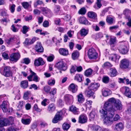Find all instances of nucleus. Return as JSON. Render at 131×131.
Here are the masks:
<instances>
[{"mask_svg": "<svg viewBox=\"0 0 131 131\" xmlns=\"http://www.w3.org/2000/svg\"><path fill=\"white\" fill-rule=\"evenodd\" d=\"M68 89L73 93H75L77 91V86L73 83H72L69 86Z\"/></svg>", "mask_w": 131, "mask_h": 131, "instance_id": "16", "label": "nucleus"}, {"mask_svg": "<svg viewBox=\"0 0 131 131\" xmlns=\"http://www.w3.org/2000/svg\"><path fill=\"white\" fill-rule=\"evenodd\" d=\"M79 22L85 25H88V22L87 19L84 17H80L79 19Z\"/></svg>", "mask_w": 131, "mask_h": 131, "instance_id": "26", "label": "nucleus"}, {"mask_svg": "<svg viewBox=\"0 0 131 131\" xmlns=\"http://www.w3.org/2000/svg\"><path fill=\"white\" fill-rule=\"evenodd\" d=\"M8 103L5 101H3L1 105V107L2 109L4 112H6L8 111Z\"/></svg>", "mask_w": 131, "mask_h": 131, "instance_id": "11", "label": "nucleus"}, {"mask_svg": "<svg viewBox=\"0 0 131 131\" xmlns=\"http://www.w3.org/2000/svg\"><path fill=\"white\" fill-rule=\"evenodd\" d=\"M74 80H76L79 82L82 81V75L80 74H77L75 77Z\"/></svg>", "mask_w": 131, "mask_h": 131, "instance_id": "36", "label": "nucleus"}, {"mask_svg": "<svg viewBox=\"0 0 131 131\" xmlns=\"http://www.w3.org/2000/svg\"><path fill=\"white\" fill-rule=\"evenodd\" d=\"M107 116H106L103 120L104 123L106 125L109 126L111 125L113 123L112 118L111 117V115L107 114Z\"/></svg>", "mask_w": 131, "mask_h": 131, "instance_id": "5", "label": "nucleus"}, {"mask_svg": "<svg viewBox=\"0 0 131 131\" xmlns=\"http://www.w3.org/2000/svg\"><path fill=\"white\" fill-rule=\"evenodd\" d=\"M79 122L81 124H83L86 123L87 121V117L84 115H81L79 117Z\"/></svg>", "mask_w": 131, "mask_h": 131, "instance_id": "15", "label": "nucleus"}, {"mask_svg": "<svg viewBox=\"0 0 131 131\" xmlns=\"http://www.w3.org/2000/svg\"><path fill=\"white\" fill-rule=\"evenodd\" d=\"M88 17L91 18L95 19L97 15L95 12H89L88 13Z\"/></svg>", "mask_w": 131, "mask_h": 131, "instance_id": "33", "label": "nucleus"}, {"mask_svg": "<svg viewBox=\"0 0 131 131\" xmlns=\"http://www.w3.org/2000/svg\"><path fill=\"white\" fill-rule=\"evenodd\" d=\"M2 56L4 57L5 59H8V54L6 53H3L2 54Z\"/></svg>", "mask_w": 131, "mask_h": 131, "instance_id": "64", "label": "nucleus"}, {"mask_svg": "<svg viewBox=\"0 0 131 131\" xmlns=\"http://www.w3.org/2000/svg\"><path fill=\"white\" fill-rule=\"evenodd\" d=\"M57 89L55 88H53L52 89V90L49 92L50 94H52L53 95H54L56 93V91Z\"/></svg>", "mask_w": 131, "mask_h": 131, "instance_id": "62", "label": "nucleus"}, {"mask_svg": "<svg viewBox=\"0 0 131 131\" xmlns=\"http://www.w3.org/2000/svg\"><path fill=\"white\" fill-rule=\"evenodd\" d=\"M43 4V2L42 1L37 0L36 3H34V5L35 7H36L38 5H41Z\"/></svg>", "mask_w": 131, "mask_h": 131, "instance_id": "47", "label": "nucleus"}, {"mask_svg": "<svg viewBox=\"0 0 131 131\" xmlns=\"http://www.w3.org/2000/svg\"><path fill=\"white\" fill-rule=\"evenodd\" d=\"M114 129L116 131H121L123 128L124 126L122 123L116 124L114 126Z\"/></svg>", "mask_w": 131, "mask_h": 131, "instance_id": "19", "label": "nucleus"}, {"mask_svg": "<svg viewBox=\"0 0 131 131\" xmlns=\"http://www.w3.org/2000/svg\"><path fill=\"white\" fill-rule=\"evenodd\" d=\"M70 110L74 114H78V109L74 106L72 105L71 106L70 108Z\"/></svg>", "mask_w": 131, "mask_h": 131, "instance_id": "28", "label": "nucleus"}, {"mask_svg": "<svg viewBox=\"0 0 131 131\" xmlns=\"http://www.w3.org/2000/svg\"><path fill=\"white\" fill-rule=\"evenodd\" d=\"M95 113L94 111H92L90 114V118L92 120L94 119Z\"/></svg>", "mask_w": 131, "mask_h": 131, "instance_id": "51", "label": "nucleus"}, {"mask_svg": "<svg viewBox=\"0 0 131 131\" xmlns=\"http://www.w3.org/2000/svg\"><path fill=\"white\" fill-rule=\"evenodd\" d=\"M34 108L35 110L38 112H40L41 110V109H39L38 108V106L36 104H35L34 105Z\"/></svg>", "mask_w": 131, "mask_h": 131, "instance_id": "56", "label": "nucleus"}, {"mask_svg": "<svg viewBox=\"0 0 131 131\" xmlns=\"http://www.w3.org/2000/svg\"><path fill=\"white\" fill-rule=\"evenodd\" d=\"M102 92L103 95L105 97L109 96L111 94V91L108 89L105 88L103 89Z\"/></svg>", "mask_w": 131, "mask_h": 131, "instance_id": "17", "label": "nucleus"}, {"mask_svg": "<svg viewBox=\"0 0 131 131\" xmlns=\"http://www.w3.org/2000/svg\"><path fill=\"white\" fill-rule=\"evenodd\" d=\"M20 57V55L19 53H15L11 55L9 59L11 61L16 62Z\"/></svg>", "mask_w": 131, "mask_h": 131, "instance_id": "7", "label": "nucleus"}, {"mask_svg": "<svg viewBox=\"0 0 131 131\" xmlns=\"http://www.w3.org/2000/svg\"><path fill=\"white\" fill-rule=\"evenodd\" d=\"M97 2L95 5H94V7L96 9H98L100 8L102 6V4H101V0H97Z\"/></svg>", "mask_w": 131, "mask_h": 131, "instance_id": "35", "label": "nucleus"}, {"mask_svg": "<svg viewBox=\"0 0 131 131\" xmlns=\"http://www.w3.org/2000/svg\"><path fill=\"white\" fill-rule=\"evenodd\" d=\"M88 30L84 28L82 29L80 31V34L81 36H85L88 34Z\"/></svg>", "mask_w": 131, "mask_h": 131, "instance_id": "32", "label": "nucleus"}, {"mask_svg": "<svg viewBox=\"0 0 131 131\" xmlns=\"http://www.w3.org/2000/svg\"><path fill=\"white\" fill-rule=\"evenodd\" d=\"M107 22L110 24H112L113 23V19L110 16H107L106 19Z\"/></svg>", "mask_w": 131, "mask_h": 131, "instance_id": "39", "label": "nucleus"}, {"mask_svg": "<svg viewBox=\"0 0 131 131\" xmlns=\"http://www.w3.org/2000/svg\"><path fill=\"white\" fill-rule=\"evenodd\" d=\"M112 65L108 62H105L103 65V67H111Z\"/></svg>", "mask_w": 131, "mask_h": 131, "instance_id": "53", "label": "nucleus"}, {"mask_svg": "<svg viewBox=\"0 0 131 131\" xmlns=\"http://www.w3.org/2000/svg\"><path fill=\"white\" fill-rule=\"evenodd\" d=\"M10 68L9 67L6 66L4 68L3 72V73L5 74H10L11 73V72L10 70ZM1 73H3V72H2V70H1Z\"/></svg>", "mask_w": 131, "mask_h": 131, "instance_id": "31", "label": "nucleus"}, {"mask_svg": "<svg viewBox=\"0 0 131 131\" xmlns=\"http://www.w3.org/2000/svg\"><path fill=\"white\" fill-rule=\"evenodd\" d=\"M119 50L120 52L123 54H126L128 52L127 47L124 45H121L119 47Z\"/></svg>", "mask_w": 131, "mask_h": 131, "instance_id": "21", "label": "nucleus"}, {"mask_svg": "<svg viewBox=\"0 0 131 131\" xmlns=\"http://www.w3.org/2000/svg\"><path fill=\"white\" fill-rule=\"evenodd\" d=\"M79 56V52L77 51H74L72 54V58L73 60L77 59Z\"/></svg>", "mask_w": 131, "mask_h": 131, "instance_id": "30", "label": "nucleus"}, {"mask_svg": "<svg viewBox=\"0 0 131 131\" xmlns=\"http://www.w3.org/2000/svg\"><path fill=\"white\" fill-rule=\"evenodd\" d=\"M91 128L93 131H97L101 129V127L97 125H95L92 126Z\"/></svg>", "mask_w": 131, "mask_h": 131, "instance_id": "40", "label": "nucleus"}, {"mask_svg": "<svg viewBox=\"0 0 131 131\" xmlns=\"http://www.w3.org/2000/svg\"><path fill=\"white\" fill-rule=\"evenodd\" d=\"M11 124L9 120L7 118H2L0 120V127H3Z\"/></svg>", "mask_w": 131, "mask_h": 131, "instance_id": "9", "label": "nucleus"}, {"mask_svg": "<svg viewBox=\"0 0 131 131\" xmlns=\"http://www.w3.org/2000/svg\"><path fill=\"white\" fill-rule=\"evenodd\" d=\"M9 21V19L4 18L2 19L1 23L4 24L6 25L7 22Z\"/></svg>", "mask_w": 131, "mask_h": 131, "instance_id": "54", "label": "nucleus"}, {"mask_svg": "<svg viewBox=\"0 0 131 131\" xmlns=\"http://www.w3.org/2000/svg\"><path fill=\"white\" fill-rule=\"evenodd\" d=\"M116 37L111 38L110 39V43L111 44H114L116 42Z\"/></svg>", "mask_w": 131, "mask_h": 131, "instance_id": "55", "label": "nucleus"}, {"mask_svg": "<svg viewBox=\"0 0 131 131\" xmlns=\"http://www.w3.org/2000/svg\"><path fill=\"white\" fill-rule=\"evenodd\" d=\"M55 83V81L54 80H51L48 82V84L51 85H54Z\"/></svg>", "mask_w": 131, "mask_h": 131, "instance_id": "57", "label": "nucleus"}, {"mask_svg": "<svg viewBox=\"0 0 131 131\" xmlns=\"http://www.w3.org/2000/svg\"><path fill=\"white\" fill-rule=\"evenodd\" d=\"M44 63H45L43 61L42 58L40 57L37 60H36L34 62L35 65L37 66H38L40 65H42Z\"/></svg>", "mask_w": 131, "mask_h": 131, "instance_id": "18", "label": "nucleus"}, {"mask_svg": "<svg viewBox=\"0 0 131 131\" xmlns=\"http://www.w3.org/2000/svg\"><path fill=\"white\" fill-rule=\"evenodd\" d=\"M129 61L126 59H124L121 61L120 67L122 68L126 69L128 68L129 66Z\"/></svg>", "mask_w": 131, "mask_h": 131, "instance_id": "8", "label": "nucleus"}, {"mask_svg": "<svg viewBox=\"0 0 131 131\" xmlns=\"http://www.w3.org/2000/svg\"><path fill=\"white\" fill-rule=\"evenodd\" d=\"M22 32L24 34H26L28 31V29H29L28 27L26 26H24L23 27Z\"/></svg>", "mask_w": 131, "mask_h": 131, "instance_id": "42", "label": "nucleus"}, {"mask_svg": "<svg viewBox=\"0 0 131 131\" xmlns=\"http://www.w3.org/2000/svg\"><path fill=\"white\" fill-rule=\"evenodd\" d=\"M64 99L67 103H70L71 100L73 99V96L69 94L66 95L64 97Z\"/></svg>", "mask_w": 131, "mask_h": 131, "instance_id": "22", "label": "nucleus"}, {"mask_svg": "<svg viewBox=\"0 0 131 131\" xmlns=\"http://www.w3.org/2000/svg\"><path fill=\"white\" fill-rule=\"evenodd\" d=\"M115 102V99L114 98L109 99L105 103L103 108L100 110V113L104 117L107 114H109L111 115V117H113L115 114V108H114V104Z\"/></svg>", "mask_w": 131, "mask_h": 131, "instance_id": "1", "label": "nucleus"}, {"mask_svg": "<svg viewBox=\"0 0 131 131\" xmlns=\"http://www.w3.org/2000/svg\"><path fill=\"white\" fill-rule=\"evenodd\" d=\"M20 86L23 89L27 88L28 86V82L27 80H24L21 82Z\"/></svg>", "mask_w": 131, "mask_h": 131, "instance_id": "27", "label": "nucleus"}, {"mask_svg": "<svg viewBox=\"0 0 131 131\" xmlns=\"http://www.w3.org/2000/svg\"><path fill=\"white\" fill-rule=\"evenodd\" d=\"M88 55L89 58L90 59H96L97 56V54L95 49L92 48L89 50Z\"/></svg>", "mask_w": 131, "mask_h": 131, "instance_id": "4", "label": "nucleus"}, {"mask_svg": "<svg viewBox=\"0 0 131 131\" xmlns=\"http://www.w3.org/2000/svg\"><path fill=\"white\" fill-rule=\"evenodd\" d=\"M15 42V43L17 45H19L20 44L19 38H16L15 37H11L9 39L7 40V42L8 44L10 43L11 42Z\"/></svg>", "mask_w": 131, "mask_h": 131, "instance_id": "12", "label": "nucleus"}, {"mask_svg": "<svg viewBox=\"0 0 131 131\" xmlns=\"http://www.w3.org/2000/svg\"><path fill=\"white\" fill-rule=\"evenodd\" d=\"M30 92L27 91L26 92L24 93L23 98L25 100H27L28 99V95L29 94Z\"/></svg>", "mask_w": 131, "mask_h": 131, "instance_id": "50", "label": "nucleus"}, {"mask_svg": "<svg viewBox=\"0 0 131 131\" xmlns=\"http://www.w3.org/2000/svg\"><path fill=\"white\" fill-rule=\"evenodd\" d=\"M121 90L124 91V94L129 98H131V92L129 88L126 87H124L122 88Z\"/></svg>", "mask_w": 131, "mask_h": 131, "instance_id": "10", "label": "nucleus"}, {"mask_svg": "<svg viewBox=\"0 0 131 131\" xmlns=\"http://www.w3.org/2000/svg\"><path fill=\"white\" fill-rule=\"evenodd\" d=\"M71 17L69 15H67L64 17V19L66 21H69L71 19Z\"/></svg>", "mask_w": 131, "mask_h": 131, "instance_id": "61", "label": "nucleus"}, {"mask_svg": "<svg viewBox=\"0 0 131 131\" xmlns=\"http://www.w3.org/2000/svg\"><path fill=\"white\" fill-rule=\"evenodd\" d=\"M43 26L45 27H48L49 26V22L48 21H45L43 23Z\"/></svg>", "mask_w": 131, "mask_h": 131, "instance_id": "58", "label": "nucleus"}, {"mask_svg": "<svg viewBox=\"0 0 131 131\" xmlns=\"http://www.w3.org/2000/svg\"><path fill=\"white\" fill-rule=\"evenodd\" d=\"M55 108L54 104H51L49 105L48 110L50 112H51L55 110Z\"/></svg>", "mask_w": 131, "mask_h": 131, "instance_id": "34", "label": "nucleus"}, {"mask_svg": "<svg viewBox=\"0 0 131 131\" xmlns=\"http://www.w3.org/2000/svg\"><path fill=\"white\" fill-rule=\"evenodd\" d=\"M23 63H24L26 64H28L30 62V60L28 58H24L22 61Z\"/></svg>", "mask_w": 131, "mask_h": 131, "instance_id": "49", "label": "nucleus"}, {"mask_svg": "<svg viewBox=\"0 0 131 131\" xmlns=\"http://www.w3.org/2000/svg\"><path fill=\"white\" fill-rule=\"evenodd\" d=\"M103 82L105 83H107L109 81V79L107 76H105L103 77L102 79Z\"/></svg>", "mask_w": 131, "mask_h": 131, "instance_id": "43", "label": "nucleus"}, {"mask_svg": "<svg viewBox=\"0 0 131 131\" xmlns=\"http://www.w3.org/2000/svg\"><path fill=\"white\" fill-rule=\"evenodd\" d=\"M78 101L80 103H82L84 101V99L83 97V95L80 93L78 95Z\"/></svg>", "mask_w": 131, "mask_h": 131, "instance_id": "37", "label": "nucleus"}, {"mask_svg": "<svg viewBox=\"0 0 131 131\" xmlns=\"http://www.w3.org/2000/svg\"><path fill=\"white\" fill-rule=\"evenodd\" d=\"M35 50L38 52H42L43 51V49L40 42H38L35 46Z\"/></svg>", "mask_w": 131, "mask_h": 131, "instance_id": "14", "label": "nucleus"}, {"mask_svg": "<svg viewBox=\"0 0 131 131\" xmlns=\"http://www.w3.org/2000/svg\"><path fill=\"white\" fill-rule=\"evenodd\" d=\"M31 118L30 117L28 118H22L21 119V121L22 123L24 125H29L31 121Z\"/></svg>", "mask_w": 131, "mask_h": 131, "instance_id": "25", "label": "nucleus"}, {"mask_svg": "<svg viewBox=\"0 0 131 131\" xmlns=\"http://www.w3.org/2000/svg\"><path fill=\"white\" fill-rule=\"evenodd\" d=\"M85 93L87 96L88 97H90L92 96L93 98L95 97V96L93 95L94 91L91 89H89V88L85 91Z\"/></svg>", "mask_w": 131, "mask_h": 131, "instance_id": "20", "label": "nucleus"}, {"mask_svg": "<svg viewBox=\"0 0 131 131\" xmlns=\"http://www.w3.org/2000/svg\"><path fill=\"white\" fill-rule=\"evenodd\" d=\"M56 67L58 69L56 70V73H62L61 70L65 71L67 69L66 64L63 61H60L58 62L56 65Z\"/></svg>", "mask_w": 131, "mask_h": 131, "instance_id": "2", "label": "nucleus"}, {"mask_svg": "<svg viewBox=\"0 0 131 131\" xmlns=\"http://www.w3.org/2000/svg\"><path fill=\"white\" fill-rule=\"evenodd\" d=\"M60 54L64 56H66L68 54V50L64 48H60L59 50Z\"/></svg>", "mask_w": 131, "mask_h": 131, "instance_id": "24", "label": "nucleus"}, {"mask_svg": "<svg viewBox=\"0 0 131 131\" xmlns=\"http://www.w3.org/2000/svg\"><path fill=\"white\" fill-rule=\"evenodd\" d=\"M86 12V10L84 8H81L79 11V14L84 15L85 14Z\"/></svg>", "mask_w": 131, "mask_h": 131, "instance_id": "44", "label": "nucleus"}, {"mask_svg": "<svg viewBox=\"0 0 131 131\" xmlns=\"http://www.w3.org/2000/svg\"><path fill=\"white\" fill-rule=\"evenodd\" d=\"M100 85V84L98 83H92L89 87V89L95 91L97 90Z\"/></svg>", "mask_w": 131, "mask_h": 131, "instance_id": "13", "label": "nucleus"}, {"mask_svg": "<svg viewBox=\"0 0 131 131\" xmlns=\"http://www.w3.org/2000/svg\"><path fill=\"white\" fill-rule=\"evenodd\" d=\"M115 102L114 104V108H115V111L116 110H121L122 108V105L121 102L119 100L116 101L115 99Z\"/></svg>", "mask_w": 131, "mask_h": 131, "instance_id": "6", "label": "nucleus"}, {"mask_svg": "<svg viewBox=\"0 0 131 131\" xmlns=\"http://www.w3.org/2000/svg\"><path fill=\"white\" fill-rule=\"evenodd\" d=\"M110 72L111 74H116L117 73L116 70L114 68H111Z\"/></svg>", "mask_w": 131, "mask_h": 131, "instance_id": "52", "label": "nucleus"}, {"mask_svg": "<svg viewBox=\"0 0 131 131\" xmlns=\"http://www.w3.org/2000/svg\"><path fill=\"white\" fill-rule=\"evenodd\" d=\"M21 4L23 7L26 9H27L29 6H31L28 2H22Z\"/></svg>", "mask_w": 131, "mask_h": 131, "instance_id": "38", "label": "nucleus"}, {"mask_svg": "<svg viewBox=\"0 0 131 131\" xmlns=\"http://www.w3.org/2000/svg\"><path fill=\"white\" fill-rule=\"evenodd\" d=\"M77 66L75 65L74 66H72L71 67V68L70 69V72L71 73H74V72L76 71Z\"/></svg>", "mask_w": 131, "mask_h": 131, "instance_id": "45", "label": "nucleus"}, {"mask_svg": "<svg viewBox=\"0 0 131 131\" xmlns=\"http://www.w3.org/2000/svg\"><path fill=\"white\" fill-rule=\"evenodd\" d=\"M24 102L23 101H20L19 102V104L17 107V110H20L22 109V107L23 106Z\"/></svg>", "mask_w": 131, "mask_h": 131, "instance_id": "46", "label": "nucleus"}, {"mask_svg": "<svg viewBox=\"0 0 131 131\" xmlns=\"http://www.w3.org/2000/svg\"><path fill=\"white\" fill-rule=\"evenodd\" d=\"M51 89V88L49 86H46L44 87V89L45 91L48 93H49Z\"/></svg>", "mask_w": 131, "mask_h": 131, "instance_id": "48", "label": "nucleus"}, {"mask_svg": "<svg viewBox=\"0 0 131 131\" xmlns=\"http://www.w3.org/2000/svg\"><path fill=\"white\" fill-rule=\"evenodd\" d=\"M120 118V117L119 116L118 114H116L114 117L113 120L114 121H117Z\"/></svg>", "mask_w": 131, "mask_h": 131, "instance_id": "63", "label": "nucleus"}, {"mask_svg": "<svg viewBox=\"0 0 131 131\" xmlns=\"http://www.w3.org/2000/svg\"><path fill=\"white\" fill-rule=\"evenodd\" d=\"M40 9L42 11L47 14H51L52 13V12L50 10L47 8L41 7Z\"/></svg>", "mask_w": 131, "mask_h": 131, "instance_id": "29", "label": "nucleus"}, {"mask_svg": "<svg viewBox=\"0 0 131 131\" xmlns=\"http://www.w3.org/2000/svg\"><path fill=\"white\" fill-rule=\"evenodd\" d=\"M93 72V70L90 68L86 70L84 72L85 74H92Z\"/></svg>", "mask_w": 131, "mask_h": 131, "instance_id": "60", "label": "nucleus"}, {"mask_svg": "<svg viewBox=\"0 0 131 131\" xmlns=\"http://www.w3.org/2000/svg\"><path fill=\"white\" fill-rule=\"evenodd\" d=\"M119 58V56H117L116 54H112L109 57L110 60L115 62L118 61Z\"/></svg>", "mask_w": 131, "mask_h": 131, "instance_id": "23", "label": "nucleus"}, {"mask_svg": "<svg viewBox=\"0 0 131 131\" xmlns=\"http://www.w3.org/2000/svg\"><path fill=\"white\" fill-rule=\"evenodd\" d=\"M70 127V126L69 124L64 123L62 125L63 129L64 130H68Z\"/></svg>", "mask_w": 131, "mask_h": 131, "instance_id": "41", "label": "nucleus"}, {"mask_svg": "<svg viewBox=\"0 0 131 131\" xmlns=\"http://www.w3.org/2000/svg\"><path fill=\"white\" fill-rule=\"evenodd\" d=\"M15 6L14 4H13L11 6L10 9V12L13 13L15 11Z\"/></svg>", "mask_w": 131, "mask_h": 131, "instance_id": "59", "label": "nucleus"}, {"mask_svg": "<svg viewBox=\"0 0 131 131\" xmlns=\"http://www.w3.org/2000/svg\"><path fill=\"white\" fill-rule=\"evenodd\" d=\"M62 111H58L52 119V122L53 123H56L61 120L62 119Z\"/></svg>", "mask_w": 131, "mask_h": 131, "instance_id": "3", "label": "nucleus"}]
</instances>
